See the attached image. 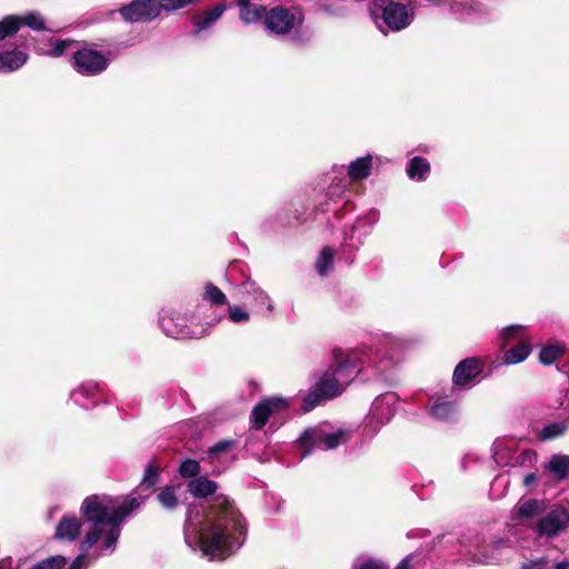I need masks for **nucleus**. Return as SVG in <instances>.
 Segmentation results:
<instances>
[{
  "instance_id": "17",
  "label": "nucleus",
  "mask_w": 569,
  "mask_h": 569,
  "mask_svg": "<svg viewBox=\"0 0 569 569\" xmlns=\"http://www.w3.org/2000/svg\"><path fill=\"white\" fill-rule=\"evenodd\" d=\"M545 510L543 500L528 499L518 505L515 518L521 522H530L536 516Z\"/></svg>"
},
{
  "instance_id": "41",
  "label": "nucleus",
  "mask_w": 569,
  "mask_h": 569,
  "mask_svg": "<svg viewBox=\"0 0 569 569\" xmlns=\"http://www.w3.org/2000/svg\"><path fill=\"white\" fill-rule=\"evenodd\" d=\"M503 446H505V440H497L492 445V448H491L492 456L497 463H501V460L503 459V457H501V458L499 457V452H500V450H502Z\"/></svg>"
},
{
  "instance_id": "44",
  "label": "nucleus",
  "mask_w": 569,
  "mask_h": 569,
  "mask_svg": "<svg viewBox=\"0 0 569 569\" xmlns=\"http://www.w3.org/2000/svg\"><path fill=\"white\" fill-rule=\"evenodd\" d=\"M536 481V475L529 473L525 477L523 483L526 487L531 486Z\"/></svg>"
},
{
  "instance_id": "1",
  "label": "nucleus",
  "mask_w": 569,
  "mask_h": 569,
  "mask_svg": "<svg viewBox=\"0 0 569 569\" xmlns=\"http://www.w3.org/2000/svg\"><path fill=\"white\" fill-rule=\"evenodd\" d=\"M246 526L238 509L224 496L209 508L194 506L188 512L184 540L193 550L211 559H224L243 543Z\"/></svg>"
},
{
  "instance_id": "21",
  "label": "nucleus",
  "mask_w": 569,
  "mask_h": 569,
  "mask_svg": "<svg viewBox=\"0 0 569 569\" xmlns=\"http://www.w3.org/2000/svg\"><path fill=\"white\" fill-rule=\"evenodd\" d=\"M226 11L224 3H218L210 10L197 13L192 21L199 30L207 29L210 24L217 21Z\"/></svg>"
},
{
  "instance_id": "32",
  "label": "nucleus",
  "mask_w": 569,
  "mask_h": 569,
  "mask_svg": "<svg viewBox=\"0 0 569 569\" xmlns=\"http://www.w3.org/2000/svg\"><path fill=\"white\" fill-rule=\"evenodd\" d=\"M159 470H160L159 467H157L156 465H153V463L148 465V467L144 471V476L139 486V489L141 491L151 490V488L158 482Z\"/></svg>"
},
{
  "instance_id": "3",
  "label": "nucleus",
  "mask_w": 569,
  "mask_h": 569,
  "mask_svg": "<svg viewBox=\"0 0 569 569\" xmlns=\"http://www.w3.org/2000/svg\"><path fill=\"white\" fill-rule=\"evenodd\" d=\"M333 357L339 365L336 369L325 372L316 383L315 390L303 399V411L312 410L322 399H330L343 390L351 378L360 370H357L358 362H365L358 351H352L342 358V351H333Z\"/></svg>"
},
{
  "instance_id": "16",
  "label": "nucleus",
  "mask_w": 569,
  "mask_h": 569,
  "mask_svg": "<svg viewBox=\"0 0 569 569\" xmlns=\"http://www.w3.org/2000/svg\"><path fill=\"white\" fill-rule=\"evenodd\" d=\"M395 401L393 395H385L376 398L370 408L369 417L371 420H376L378 423L388 421L393 416L391 405Z\"/></svg>"
},
{
  "instance_id": "20",
  "label": "nucleus",
  "mask_w": 569,
  "mask_h": 569,
  "mask_svg": "<svg viewBox=\"0 0 569 569\" xmlns=\"http://www.w3.org/2000/svg\"><path fill=\"white\" fill-rule=\"evenodd\" d=\"M218 486L206 477H197L189 481L188 491L197 498H206L213 495Z\"/></svg>"
},
{
  "instance_id": "33",
  "label": "nucleus",
  "mask_w": 569,
  "mask_h": 569,
  "mask_svg": "<svg viewBox=\"0 0 569 569\" xmlns=\"http://www.w3.org/2000/svg\"><path fill=\"white\" fill-rule=\"evenodd\" d=\"M563 353V348L559 345L545 346L539 355V359L543 365H551Z\"/></svg>"
},
{
  "instance_id": "24",
  "label": "nucleus",
  "mask_w": 569,
  "mask_h": 569,
  "mask_svg": "<svg viewBox=\"0 0 569 569\" xmlns=\"http://www.w3.org/2000/svg\"><path fill=\"white\" fill-rule=\"evenodd\" d=\"M548 469L558 480H562L569 477V456L567 455H555L551 457Z\"/></svg>"
},
{
  "instance_id": "43",
  "label": "nucleus",
  "mask_w": 569,
  "mask_h": 569,
  "mask_svg": "<svg viewBox=\"0 0 569 569\" xmlns=\"http://www.w3.org/2000/svg\"><path fill=\"white\" fill-rule=\"evenodd\" d=\"M546 565V561L543 559L530 561L526 565H523L522 569H542Z\"/></svg>"
},
{
  "instance_id": "29",
  "label": "nucleus",
  "mask_w": 569,
  "mask_h": 569,
  "mask_svg": "<svg viewBox=\"0 0 569 569\" xmlns=\"http://www.w3.org/2000/svg\"><path fill=\"white\" fill-rule=\"evenodd\" d=\"M568 428H569L568 420H563L560 422H553V423H550V425L546 426L545 428H542L539 437L541 440L553 439V438L562 436L568 430Z\"/></svg>"
},
{
  "instance_id": "35",
  "label": "nucleus",
  "mask_w": 569,
  "mask_h": 569,
  "mask_svg": "<svg viewBox=\"0 0 569 569\" xmlns=\"http://www.w3.org/2000/svg\"><path fill=\"white\" fill-rule=\"evenodd\" d=\"M67 563L63 556H52L42 561L37 562L30 569H61Z\"/></svg>"
},
{
  "instance_id": "8",
  "label": "nucleus",
  "mask_w": 569,
  "mask_h": 569,
  "mask_svg": "<svg viewBox=\"0 0 569 569\" xmlns=\"http://www.w3.org/2000/svg\"><path fill=\"white\" fill-rule=\"evenodd\" d=\"M110 59L92 47H83L73 54V68L83 76H97L109 66Z\"/></svg>"
},
{
  "instance_id": "37",
  "label": "nucleus",
  "mask_w": 569,
  "mask_h": 569,
  "mask_svg": "<svg viewBox=\"0 0 569 569\" xmlns=\"http://www.w3.org/2000/svg\"><path fill=\"white\" fill-rule=\"evenodd\" d=\"M204 299L213 305H224L227 302L226 295L216 286L207 284L204 288Z\"/></svg>"
},
{
  "instance_id": "42",
  "label": "nucleus",
  "mask_w": 569,
  "mask_h": 569,
  "mask_svg": "<svg viewBox=\"0 0 569 569\" xmlns=\"http://www.w3.org/2000/svg\"><path fill=\"white\" fill-rule=\"evenodd\" d=\"M358 569H385V566L373 560H367Z\"/></svg>"
},
{
  "instance_id": "46",
  "label": "nucleus",
  "mask_w": 569,
  "mask_h": 569,
  "mask_svg": "<svg viewBox=\"0 0 569 569\" xmlns=\"http://www.w3.org/2000/svg\"><path fill=\"white\" fill-rule=\"evenodd\" d=\"M396 569H410L409 565V558H405L397 567Z\"/></svg>"
},
{
  "instance_id": "23",
  "label": "nucleus",
  "mask_w": 569,
  "mask_h": 569,
  "mask_svg": "<svg viewBox=\"0 0 569 569\" xmlns=\"http://www.w3.org/2000/svg\"><path fill=\"white\" fill-rule=\"evenodd\" d=\"M371 167L372 158L370 156L358 158L349 166V177L353 180H362L370 174Z\"/></svg>"
},
{
  "instance_id": "40",
  "label": "nucleus",
  "mask_w": 569,
  "mask_h": 569,
  "mask_svg": "<svg viewBox=\"0 0 569 569\" xmlns=\"http://www.w3.org/2000/svg\"><path fill=\"white\" fill-rule=\"evenodd\" d=\"M158 6L160 7V12L164 11H174L179 9H183L188 7V1L186 0H160L158 1Z\"/></svg>"
},
{
  "instance_id": "19",
  "label": "nucleus",
  "mask_w": 569,
  "mask_h": 569,
  "mask_svg": "<svg viewBox=\"0 0 569 569\" xmlns=\"http://www.w3.org/2000/svg\"><path fill=\"white\" fill-rule=\"evenodd\" d=\"M28 60L27 53L19 50L0 53V72L8 73L21 68Z\"/></svg>"
},
{
  "instance_id": "26",
  "label": "nucleus",
  "mask_w": 569,
  "mask_h": 569,
  "mask_svg": "<svg viewBox=\"0 0 569 569\" xmlns=\"http://www.w3.org/2000/svg\"><path fill=\"white\" fill-rule=\"evenodd\" d=\"M18 20V31L22 26H27L36 31L49 30L46 26L44 19L38 12H30L24 16H14Z\"/></svg>"
},
{
  "instance_id": "15",
  "label": "nucleus",
  "mask_w": 569,
  "mask_h": 569,
  "mask_svg": "<svg viewBox=\"0 0 569 569\" xmlns=\"http://www.w3.org/2000/svg\"><path fill=\"white\" fill-rule=\"evenodd\" d=\"M481 372V363L475 358L461 361L455 369L452 380L458 386H466Z\"/></svg>"
},
{
  "instance_id": "12",
  "label": "nucleus",
  "mask_w": 569,
  "mask_h": 569,
  "mask_svg": "<svg viewBox=\"0 0 569 569\" xmlns=\"http://www.w3.org/2000/svg\"><path fill=\"white\" fill-rule=\"evenodd\" d=\"M289 407L288 400L284 398H270L257 405L251 413L253 427L261 429L268 421L269 417L284 411Z\"/></svg>"
},
{
  "instance_id": "47",
  "label": "nucleus",
  "mask_w": 569,
  "mask_h": 569,
  "mask_svg": "<svg viewBox=\"0 0 569 569\" xmlns=\"http://www.w3.org/2000/svg\"><path fill=\"white\" fill-rule=\"evenodd\" d=\"M555 569H569V562H559L555 566Z\"/></svg>"
},
{
  "instance_id": "7",
  "label": "nucleus",
  "mask_w": 569,
  "mask_h": 569,
  "mask_svg": "<svg viewBox=\"0 0 569 569\" xmlns=\"http://www.w3.org/2000/svg\"><path fill=\"white\" fill-rule=\"evenodd\" d=\"M523 331L525 327L515 325L510 326L501 331V347H507L509 343L513 341H518V345L506 351L503 359L508 365H515L523 361L531 351V347L528 340H523Z\"/></svg>"
},
{
  "instance_id": "50",
  "label": "nucleus",
  "mask_w": 569,
  "mask_h": 569,
  "mask_svg": "<svg viewBox=\"0 0 569 569\" xmlns=\"http://www.w3.org/2000/svg\"><path fill=\"white\" fill-rule=\"evenodd\" d=\"M379 361H380L381 363H383V362L386 361V359H385V358H380V360H379Z\"/></svg>"
},
{
  "instance_id": "38",
  "label": "nucleus",
  "mask_w": 569,
  "mask_h": 569,
  "mask_svg": "<svg viewBox=\"0 0 569 569\" xmlns=\"http://www.w3.org/2000/svg\"><path fill=\"white\" fill-rule=\"evenodd\" d=\"M200 472V465L197 460L187 459L181 462L179 473L183 478L196 477Z\"/></svg>"
},
{
  "instance_id": "18",
  "label": "nucleus",
  "mask_w": 569,
  "mask_h": 569,
  "mask_svg": "<svg viewBox=\"0 0 569 569\" xmlns=\"http://www.w3.org/2000/svg\"><path fill=\"white\" fill-rule=\"evenodd\" d=\"M240 8L239 18L246 23H256L260 20H264L266 8L259 3H252L250 0H238Z\"/></svg>"
},
{
  "instance_id": "36",
  "label": "nucleus",
  "mask_w": 569,
  "mask_h": 569,
  "mask_svg": "<svg viewBox=\"0 0 569 569\" xmlns=\"http://www.w3.org/2000/svg\"><path fill=\"white\" fill-rule=\"evenodd\" d=\"M98 391V383H93V382H88L86 385H82L80 388H78L77 390H74L72 393H71V398L73 399V401L76 403H79L81 406L84 407L83 403H81L79 397H83V398H90V397H94L96 392Z\"/></svg>"
},
{
  "instance_id": "45",
  "label": "nucleus",
  "mask_w": 569,
  "mask_h": 569,
  "mask_svg": "<svg viewBox=\"0 0 569 569\" xmlns=\"http://www.w3.org/2000/svg\"><path fill=\"white\" fill-rule=\"evenodd\" d=\"M361 355H362V357H366V358H367V360L370 362V365H376V360H377V359H378V357H379V356H378V353H377V355H375V356H371V355H369V353H363V352H361Z\"/></svg>"
},
{
  "instance_id": "49",
  "label": "nucleus",
  "mask_w": 569,
  "mask_h": 569,
  "mask_svg": "<svg viewBox=\"0 0 569 569\" xmlns=\"http://www.w3.org/2000/svg\"><path fill=\"white\" fill-rule=\"evenodd\" d=\"M386 368H387V365H382L380 369L385 370Z\"/></svg>"
},
{
  "instance_id": "30",
  "label": "nucleus",
  "mask_w": 569,
  "mask_h": 569,
  "mask_svg": "<svg viewBox=\"0 0 569 569\" xmlns=\"http://www.w3.org/2000/svg\"><path fill=\"white\" fill-rule=\"evenodd\" d=\"M177 489L178 488L172 486H166L160 491V493L158 495V501L163 508L172 510L178 506L179 500L177 496Z\"/></svg>"
},
{
  "instance_id": "10",
  "label": "nucleus",
  "mask_w": 569,
  "mask_h": 569,
  "mask_svg": "<svg viewBox=\"0 0 569 569\" xmlns=\"http://www.w3.org/2000/svg\"><path fill=\"white\" fill-rule=\"evenodd\" d=\"M568 526L569 510L557 507L538 521L536 531L541 537L552 538L558 536Z\"/></svg>"
},
{
  "instance_id": "34",
  "label": "nucleus",
  "mask_w": 569,
  "mask_h": 569,
  "mask_svg": "<svg viewBox=\"0 0 569 569\" xmlns=\"http://www.w3.org/2000/svg\"><path fill=\"white\" fill-rule=\"evenodd\" d=\"M18 32V20L7 16L0 21V41Z\"/></svg>"
},
{
  "instance_id": "9",
  "label": "nucleus",
  "mask_w": 569,
  "mask_h": 569,
  "mask_svg": "<svg viewBox=\"0 0 569 569\" xmlns=\"http://www.w3.org/2000/svg\"><path fill=\"white\" fill-rule=\"evenodd\" d=\"M345 437V432L339 431L335 433H327L321 429H308L299 439L301 449L303 450L302 456L306 457L313 449H333L336 448L341 439Z\"/></svg>"
},
{
  "instance_id": "13",
  "label": "nucleus",
  "mask_w": 569,
  "mask_h": 569,
  "mask_svg": "<svg viewBox=\"0 0 569 569\" xmlns=\"http://www.w3.org/2000/svg\"><path fill=\"white\" fill-rule=\"evenodd\" d=\"M240 293L244 299L252 303L258 311H261L263 307H266L269 312L273 311V305L269 295L254 281H244L240 286Z\"/></svg>"
},
{
  "instance_id": "39",
  "label": "nucleus",
  "mask_w": 569,
  "mask_h": 569,
  "mask_svg": "<svg viewBox=\"0 0 569 569\" xmlns=\"http://www.w3.org/2000/svg\"><path fill=\"white\" fill-rule=\"evenodd\" d=\"M229 318L234 323L247 322L250 318L249 313L239 306L229 307Z\"/></svg>"
},
{
  "instance_id": "5",
  "label": "nucleus",
  "mask_w": 569,
  "mask_h": 569,
  "mask_svg": "<svg viewBox=\"0 0 569 569\" xmlns=\"http://www.w3.org/2000/svg\"><path fill=\"white\" fill-rule=\"evenodd\" d=\"M303 16L300 9L296 7L284 8L274 7L269 11L266 10L263 23L266 28L276 34H287L295 27L301 24Z\"/></svg>"
},
{
  "instance_id": "25",
  "label": "nucleus",
  "mask_w": 569,
  "mask_h": 569,
  "mask_svg": "<svg viewBox=\"0 0 569 569\" xmlns=\"http://www.w3.org/2000/svg\"><path fill=\"white\" fill-rule=\"evenodd\" d=\"M429 171H430L429 162L421 157L412 158L407 168L408 176L411 179H417V180L426 179Z\"/></svg>"
},
{
  "instance_id": "28",
  "label": "nucleus",
  "mask_w": 569,
  "mask_h": 569,
  "mask_svg": "<svg viewBox=\"0 0 569 569\" xmlns=\"http://www.w3.org/2000/svg\"><path fill=\"white\" fill-rule=\"evenodd\" d=\"M234 446V440H221L211 448H209L208 459L210 460V462L221 460L222 458L227 457L229 452L232 451Z\"/></svg>"
},
{
  "instance_id": "22",
  "label": "nucleus",
  "mask_w": 569,
  "mask_h": 569,
  "mask_svg": "<svg viewBox=\"0 0 569 569\" xmlns=\"http://www.w3.org/2000/svg\"><path fill=\"white\" fill-rule=\"evenodd\" d=\"M74 44L73 40L70 39H56L51 38L49 40L48 47L46 46H38L37 50L41 54L50 56V57H61L70 47Z\"/></svg>"
},
{
  "instance_id": "31",
  "label": "nucleus",
  "mask_w": 569,
  "mask_h": 569,
  "mask_svg": "<svg viewBox=\"0 0 569 569\" xmlns=\"http://www.w3.org/2000/svg\"><path fill=\"white\" fill-rule=\"evenodd\" d=\"M431 413L437 419H449L455 413V403L448 400L438 399L431 407Z\"/></svg>"
},
{
  "instance_id": "11",
  "label": "nucleus",
  "mask_w": 569,
  "mask_h": 569,
  "mask_svg": "<svg viewBox=\"0 0 569 569\" xmlns=\"http://www.w3.org/2000/svg\"><path fill=\"white\" fill-rule=\"evenodd\" d=\"M120 12L123 19L129 22H147L160 14V7L156 0H133L130 4L123 7Z\"/></svg>"
},
{
  "instance_id": "14",
  "label": "nucleus",
  "mask_w": 569,
  "mask_h": 569,
  "mask_svg": "<svg viewBox=\"0 0 569 569\" xmlns=\"http://www.w3.org/2000/svg\"><path fill=\"white\" fill-rule=\"evenodd\" d=\"M81 521L73 515L64 516L57 525L54 539L59 541H74L80 536Z\"/></svg>"
},
{
  "instance_id": "6",
  "label": "nucleus",
  "mask_w": 569,
  "mask_h": 569,
  "mask_svg": "<svg viewBox=\"0 0 569 569\" xmlns=\"http://www.w3.org/2000/svg\"><path fill=\"white\" fill-rule=\"evenodd\" d=\"M160 326L163 332L174 339L201 338L206 335L202 326L193 322L184 316L164 315L160 318Z\"/></svg>"
},
{
  "instance_id": "2",
  "label": "nucleus",
  "mask_w": 569,
  "mask_h": 569,
  "mask_svg": "<svg viewBox=\"0 0 569 569\" xmlns=\"http://www.w3.org/2000/svg\"><path fill=\"white\" fill-rule=\"evenodd\" d=\"M142 501L138 498L120 500L107 495H91L87 497L80 511L90 529L80 545V555L68 569H86L89 560V550L100 542L101 553L113 552L120 537V526L124 519L140 507Z\"/></svg>"
},
{
  "instance_id": "4",
  "label": "nucleus",
  "mask_w": 569,
  "mask_h": 569,
  "mask_svg": "<svg viewBox=\"0 0 569 569\" xmlns=\"http://www.w3.org/2000/svg\"><path fill=\"white\" fill-rule=\"evenodd\" d=\"M370 14L383 33L400 31L413 21L415 7L393 0H375L370 6Z\"/></svg>"
},
{
  "instance_id": "51",
  "label": "nucleus",
  "mask_w": 569,
  "mask_h": 569,
  "mask_svg": "<svg viewBox=\"0 0 569 569\" xmlns=\"http://www.w3.org/2000/svg\"><path fill=\"white\" fill-rule=\"evenodd\" d=\"M502 545H503L502 540L498 541V546H502Z\"/></svg>"
},
{
  "instance_id": "27",
  "label": "nucleus",
  "mask_w": 569,
  "mask_h": 569,
  "mask_svg": "<svg viewBox=\"0 0 569 569\" xmlns=\"http://www.w3.org/2000/svg\"><path fill=\"white\" fill-rule=\"evenodd\" d=\"M333 256L335 250L329 246L325 247L321 250L316 261V268L320 276H327L332 270Z\"/></svg>"
},
{
  "instance_id": "48",
  "label": "nucleus",
  "mask_w": 569,
  "mask_h": 569,
  "mask_svg": "<svg viewBox=\"0 0 569 569\" xmlns=\"http://www.w3.org/2000/svg\"><path fill=\"white\" fill-rule=\"evenodd\" d=\"M10 562H11L10 559L9 560H2L0 562V569H7L9 567V565H10Z\"/></svg>"
}]
</instances>
